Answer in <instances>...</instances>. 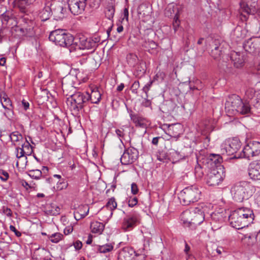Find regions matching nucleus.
<instances>
[{"mask_svg":"<svg viewBox=\"0 0 260 260\" xmlns=\"http://www.w3.org/2000/svg\"><path fill=\"white\" fill-rule=\"evenodd\" d=\"M207 207L206 206L198 207L183 211L181 215V220L185 227L194 230L205 220V212Z\"/></svg>","mask_w":260,"mask_h":260,"instance_id":"1","label":"nucleus"},{"mask_svg":"<svg viewBox=\"0 0 260 260\" xmlns=\"http://www.w3.org/2000/svg\"><path fill=\"white\" fill-rule=\"evenodd\" d=\"M252 210L247 208H240L234 211L229 216L231 225L236 229L248 226L254 219Z\"/></svg>","mask_w":260,"mask_h":260,"instance_id":"2","label":"nucleus"},{"mask_svg":"<svg viewBox=\"0 0 260 260\" xmlns=\"http://www.w3.org/2000/svg\"><path fill=\"white\" fill-rule=\"evenodd\" d=\"M254 187L246 181H240L233 184L231 193L233 199L237 202L248 200L254 192Z\"/></svg>","mask_w":260,"mask_h":260,"instance_id":"3","label":"nucleus"},{"mask_svg":"<svg viewBox=\"0 0 260 260\" xmlns=\"http://www.w3.org/2000/svg\"><path fill=\"white\" fill-rule=\"evenodd\" d=\"M225 109L232 114L235 112L242 115H248L251 113V107L249 104L246 102H243L237 95L233 94L229 97L225 103Z\"/></svg>","mask_w":260,"mask_h":260,"instance_id":"4","label":"nucleus"},{"mask_svg":"<svg viewBox=\"0 0 260 260\" xmlns=\"http://www.w3.org/2000/svg\"><path fill=\"white\" fill-rule=\"evenodd\" d=\"M201 191L196 185H191L184 188L179 194L180 202L183 205H188L199 201Z\"/></svg>","mask_w":260,"mask_h":260,"instance_id":"5","label":"nucleus"},{"mask_svg":"<svg viewBox=\"0 0 260 260\" xmlns=\"http://www.w3.org/2000/svg\"><path fill=\"white\" fill-rule=\"evenodd\" d=\"M86 95V92H77L67 99V104L68 107L75 114H78L88 102Z\"/></svg>","mask_w":260,"mask_h":260,"instance_id":"6","label":"nucleus"},{"mask_svg":"<svg viewBox=\"0 0 260 260\" xmlns=\"http://www.w3.org/2000/svg\"><path fill=\"white\" fill-rule=\"evenodd\" d=\"M49 39L56 45L68 47L72 44L74 37L70 34L67 33L64 30L56 29L51 32Z\"/></svg>","mask_w":260,"mask_h":260,"instance_id":"7","label":"nucleus"},{"mask_svg":"<svg viewBox=\"0 0 260 260\" xmlns=\"http://www.w3.org/2000/svg\"><path fill=\"white\" fill-rule=\"evenodd\" d=\"M241 146V142L237 138L226 140L220 145V154L228 156L233 155L232 158H237L235 156L236 154L240 153H238V151L240 148Z\"/></svg>","mask_w":260,"mask_h":260,"instance_id":"8","label":"nucleus"},{"mask_svg":"<svg viewBox=\"0 0 260 260\" xmlns=\"http://www.w3.org/2000/svg\"><path fill=\"white\" fill-rule=\"evenodd\" d=\"M239 5L241 11V19L243 21H246L249 15L256 12L257 0H240Z\"/></svg>","mask_w":260,"mask_h":260,"instance_id":"9","label":"nucleus"},{"mask_svg":"<svg viewBox=\"0 0 260 260\" xmlns=\"http://www.w3.org/2000/svg\"><path fill=\"white\" fill-rule=\"evenodd\" d=\"M260 153V143L257 141L250 142L243 148L242 152L236 154V158H247L258 155Z\"/></svg>","mask_w":260,"mask_h":260,"instance_id":"10","label":"nucleus"},{"mask_svg":"<svg viewBox=\"0 0 260 260\" xmlns=\"http://www.w3.org/2000/svg\"><path fill=\"white\" fill-rule=\"evenodd\" d=\"M225 176L223 168L214 169L208 175L207 184L209 186L216 187L221 183Z\"/></svg>","mask_w":260,"mask_h":260,"instance_id":"11","label":"nucleus"},{"mask_svg":"<svg viewBox=\"0 0 260 260\" xmlns=\"http://www.w3.org/2000/svg\"><path fill=\"white\" fill-rule=\"evenodd\" d=\"M139 215L136 212L128 213L123 219L122 229L125 231L131 230L139 222Z\"/></svg>","mask_w":260,"mask_h":260,"instance_id":"12","label":"nucleus"},{"mask_svg":"<svg viewBox=\"0 0 260 260\" xmlns=\"http://www.w3.org/2000/svg\"><path fill=\"white\" fill-rule=\"evenodd\" d=\"M139 157V151L134 147H130L125 150L120 158L122 165H128L136 161Z\"/></svg>","mask_w":260,"mask_h":260,"instance_id":"13","label":"nucleus"},{"mask_svg":"<svg viewBox=\"0 0 260 260\" xmlns=\"http://www.w3.org/2000/svg\"><path fill=\"white\" fill-rule=\"evenodd\" d=\"M87 0H69L68 7L71 13L78 15L83 13L86 6Z\"/></svg>","mask_w":260,"mask_h":260,"instance_id":"14","label":"nucleus"},{"mask_svg":"<svg viewBox=\"0 0 260 260\" xmlns=\"http://www.w3.org/2000/svg\"><path fill=\"white\" fill-rule=\"evenodd\" d=\"M210 55L215 59H219L223 54L224 42L220 40H213L210 45Z\"/></svg>","mask_w":260,"mask_h":260,"instance_id":"15","label":"nucleus"},{"mask_svg":"<svg viewBox=\"0 0 260 260\" xmlns=\"http://www.w3.org/2000/svg\"><path fill=\"white\" fill-rule=\"evenodd\" d=\"M243 48L246 52L254 53L260 50V38H250L243 44Z\"/></svg>","mask_w":260,"mask_h":260,"instance_id":"16","label":"nucleus"},{"mask_svg":"<svg viewBox=\"0 0 260 260\" xmlns=\"http://www.w3.org/2000/svg\"><path fill=\"white\" fill-rule=\"evenodd\" d=\"M248 175L253 180H260V160L250 164L248 168Z\"/></svg>","mask_w":260,"mask_h":260,"instance_id":"17","label":"nucleus"},{"mask_svg":"<svg viewBox=\"0 0 260 260\" xmlns=\"http://www.w3.org/2000/svg\"><path fill=\"white\" fill-rule=\"evenodd\" d=\"M67 13L66 8L63 7V5L61 3H57L55 5L54 7L52 10V15L54 17V19L56 20L62 19L65 17Z\"/></svg>","mask_w":260,"mask_h":260,"instance_id":"18","label":"nucleus"},{"mask_svg":"<svg viewBox=\"0 0 260 260\" xmlns=\"http://www.w3.org/2000/svg\"><path fill=\"white\" fill-rule=\"evenodd\" d=\"M135 253V250L133 248L125 247L120 250L117 260H132Z\"/></svg>","mask_w":260,"mask_h":260,"instance_id":"19","label":"nucleus"},{"mask_svg":"<svg viewBox=\"0 0 260 260\" xmlns=\"http://www.w3.org/2000/svg\"><path fill=\"white\" fill-rule=\"evenodd\" d=\"M167 126L168 129L166 134L170 137L178 139L181 134V125L179 124H173L171 125L165 124Z\"/></svg>","mask_w":260,"mask_h":260,"instance_id":"20","label":"nucleus"},{"mask_svg":"<svg viewBox=\"0 0 260 260\" xmlns=\"http://www.w3.org/2000/svg\"><path fill=\"white\" fill-rule=\"evenodd\" d=\"M51 4L50 2H47L45 6L41 9L38 13V17L42 21H46L48 20L52 15V9L50 8Z\"/></svg>","mask_w":260,"mask_h":260,"instance_id":"21","label":"nucleus"},{"mask_svg":"<svg viewBox=\"0 0 260 260\" xmlns=\"http://www.w3.org/2000/svg\"><path fill=\"white\" fill-rule=\"evenodd\" d=\"M88 102L90 101L92 104H98L101 99V94L98 87H94L91 89V92H86Z\"/></svg>","mask_w":260,"mask_h":260,"instance_id":"22","label":"nucleus"},{"mask_svg":"<svg viewBox=\"0 0 260 260\" xmlns=\"http://www.w3.org/2000/svg\"><path fill=\"white\" fill-rule=\"evenodd\" d=\"M231 59L236 68H240L243 66L244 59L243 56L240 52H233L231 54Z\"/></svg>","mask_w":260,"mask_h":260,"instance_id":"23","label":"nucleus"},{"mask_svg":"<svg viewBox=\"0 0 260 260\" xmlns=\"http://www.w3.org/2000/svg\"><path fill=\"white\" fill-rule=\"evenodd\" d=\"M129 115L131 119L135 124L136 126L144 128L146 126L145 119L138 114H134L132 110H130Z\"/></svg>","mask_w":260,"mask_h":260,"instance_id":"24","label":"nucleus"},{"mask_svg":"<svg viewBox=\"0 0 260 260\" xmlns=\"http://www.w3.org/2000/svg\"><path fill=\"white\" fill-rule=\"evenodd\" d=\"M10 138L14 146H20L23 143V138L22 135L16 131L10 134Z\"/></svg>","mask_w":260,"mask_h":260,"instance_id":"25","label":"nucleus"},{"mask_svg":"<svg viewBox=\"0 0 260 260\" xmlns=\"http://www.w3.org/2000/svg\"><path fill=\"white\" fill-rule=\"evenodd\" d=\"M90 228L92 233L101 235L105 229V224L98 221H93L91 222Z\"/></svg>","mask_w":260,"mask_h":260,"instance_id":"26","label":"nucleus"},{"mask_svg":"<svg viewBox=\"0 0 260 260\" xmlns=\"http://www.w3.org/2000/svg\"><path fill=\"white\" fill-rule=\"evenodd\" d=\"M81 44L82 49H95L97 47L95 42L93 41V39L90 38L81 40Z\"/></svg>","mask_w":260,"mask_h":260,"instance_id":"27","label":"nucleus"},{"mask_svg":"<svg viewBox=\"0 0 260 260\" xmlns=\"http://www.w3.org/2000/svg\"><path fill=\"white\" fill-rule=\"evenodd\" d=\"M47 212L52 215H57L60 213V208L55 204L51 203L46 206Z\"/></svg>","mask_w":260,"mask_h":260,"instance_id":"28","label":"nucleus"},{"mask_svg":"<svg viewBox=\"0 0 260 260\" xmlns=\"http://www.w3.org/2000/svg\"><path fill=\"white\" fill-rule=\"evenodd\" d=\"M89 208L87 205H83L79 207L75 213V218L77 219L76 215H79V218L85 217L88 213Z\"/></svg>","mask_w":260,"mask_h":260,"instance_id":"29","label":"nucleus"},{"mask_svg":"<svg viewBox=\"0 0 260 260\" xmlns=\"http://www.w3.org/2000/svg\"><path fill=\"white\" fill-rule=\"evenodd\" d=\"M0 100L3 108L12 105V103L8 95L5 92L0 93Z\"/></svg>","mask_w":260,"mask_h":260,"instance_id":"30","label":"nucleus"},{"mask_svg":"<svg viewBox=\"0 0 260 260\" xmlns=\"http://www.w3.org/2000/svg\"><path fill=\"white\" fill-rule=\"evenodd\" d=\"M29 24L28 26H24L20 28V30L22 32V35L24 36H30L32 34L33 31V22L29 21Z\"/></svg>","mask_w":260,"mask_h":260,"instance_id":"31","label":"nucleus"},{"mask_svg":"<svg viewBox=\"0 0 260 260\" xmlns=\"http://www.w3.org/2000/svg\"><path fill=\"white\" fill-rule=\"evenodd\" d=\"M95 249L100 253H106L111 251L113 249V246L111 244H107L101 246H96Z\"/></svg>","mask_w":260,"mask_h":260,"instance_id":"32","label":"nucleus"},{"mask_svg":"<svg viewBox=\"0 0 260 260\" xmlns=\"http://www.w3.org/2000/svg\"><path fill=\"white\" fill-rule=\"evenodd\" d=\"M146 257L147 255L145 253V249L143 248L142 250L139 249L137 251H135L132 260H145Z\"/></svg>","mask_w":260,"mask_h":260,"instance_id":"33","label":"nucleus"},{"mask_svg":"<svg viewBox=\"0 0 260 260\" xmlns=\"http://www.w3.org/2000/svg\"><path fill=\"white\" fill-rule=\"evenodd\" d=\"M115 7L112 5L108 6L105 12V16L109 20H112L115 13Z\"/></svg>","mask_w":260,"mask_h":260,"instance_id":"34","label":"nucleus"},{"mask_svg":"<svg viewBox=\"0 0 260 260\" xmlns=\"http://www.w3.org/2000/svg\"><path fill=\"white\" fill-rule=\"evenodd\" d=\"M63 236L60 233H55L51 235H48V239L52 243H57L62 240Z\"/></svg>","mask_w":260,"mask_h":260,"instance_id":"35","label":"nucleus"},{"mask_svg":"<svg viewBox=\"0 0 260 260\" xmlns=\"http://www.w3.org/2000/svg\"><path fill=\"white\" fill-rule=\"evenodd\" d=\"M126 59L130 66H135L137 63L138 60L137 56L133 53L127 54Z\"/></svg>","mask_w":260,"mask_h":260,"instance_id":"36","label":"nucleus"},{"mask_svg":"<svg viewBox=\"0 0 260 260\" xmlns=\"http://www.w3.org/2000/svg\"><path fill=\"white\" fill-rule=\"evenodd\" d=\"M10 2H11L15 6H17L20 7V9L22 10L24 8L23 7H20V4H26L27 5H30L34 3L36 0H9Z\"/></svg>","mask_w":260,"mask_h":260,"instance_id":"37","label":"nucleus"},{"mask_svg":"<svg viewBox=\"0 0 260 260\" xmlns=\"http://www.w3.org/2000/svg\"><path fill=\"white\" fill-rule=\"evenodd\" d=\"M106 207L111 211L110 216L113 214L112 211L117 207V203L114 198H110L106 204Z\"/></svg>","mask_w":260,"mask_h":260,"instance_id":"38","label":"nucleus"},{"mask_svg":"<svg viewBox=\"0 0 260 260\" xmlns=\"http://www.w3.org/2000/svg\"><path fill=\"white\" fill-rule=\"evenodd\" d=\"M6 111L4 112V115L8 119L12 118L14 116V106L13 105L8 106L7 107L3 108Z\"/></svg>","mask_w":260,"mask_h":260,"instance_id":"39","label":"nucleus"},{"mask_svg":"<svg viewBox=\"0 0 260 260\" xmlns=\"http://www.w3.org/2000/svg\"><path fill=\"white\" fill-rule=\"evenodd\" d=\"M12 15H9L8 13H4L1 16L2 25L4 27H7L8 24Z\"/></svg>","mask_w":260,"mask_h":260,"instance_id":"40","label":"nucleus"},{"mask_svg":"<svg viewBox=\"0 0 260 260\" xmlns=\"http://www.w3.org/2000/svg\"><path fill=\"white\" fill-rule=\"evenodd\" d=\"M42 174L41 171L38 169L29 170L28 172V176L35 179H40L42 176Z\"/></svg>","mask_w":260,"mask_h":260,"instance_id":"41","label":"nucleus"},{"mask_svg":"<svg viewBox=\"0 0 260 260\" xmlns=\"http://www.w3.org/2000/svg\"><path fill=\"white\" fill-rule=\"evenodd\" d=\"M213 222H222L223 221V215L219 212H213L210 214Z\"/></svg>","mask_w":260,"mask_h":260,"instance_id":"42","label":"nucleus"},{"mask_svg":"<svg viewBox=\"0 0 260 260\" xmlns=\"http://www.w3.org/2000/svg\"><path fill=\"white\" fill-rule=\"evenodd\" d=\"M209 159L215 164H220L222 162V158L220 154H210Z\"/></svg>","mask_w":260,"mask_h":260,"instance_id":"43","label":"nucleus"},{"mask_svg":"<svg viewBox=\"0 0 260 260\" xmlns=\"http://www.w3.org/2000/svg\"><path fill=\"white\" fill-rule=\"evenodd\" d=\"M21 145H23L24 148L25 152H26V155H30L33 152V149L32 146L25 139V142H23Z\"/></svg>","mask_w":260,"mask_h":260,"instance_id":"44","label":"nucleus"},{"mask_svg":"<svg viewBox=\"0 0 260 260\" xmlns=\"http://www.w3.org/2000/svg\"><path fill=\"white\" fill-rule=\"evenodd\" d=\"M21 147H20L19 146L16 147V157L18 159L26 155V152H25L24 148L23 147V145H20Z\"/></svg>","mask_w":260,"mask_h":260,"instance_id":"45","label":"nucleus"},{"mask_svg":"<svg viewBox=\"0 0 260 260\" xmlns=\"http://www.w3.org/2000/svg\"><path fill=\"white\" fill-rule=\"evenodd\" d=\"M157 75L154 77V79L153 80H150L148 83H147L143 88L142 90L146 94V97H148V92L149 91L154 80L156 79V77Z\"/></svg>","mask_w":260,"mask_h":260,"instance_id":"46","label":"nucleus"},{"mask_svg":"<svg viewBox=\"0 0 260 260\" xmlns=\"http://www.w3.org/2000/svg\"><path fill=\"white\" fill-rule=\"evenodd\" d=\"M88 5L90 8L97 9L100 5L101 0H87Z\"/></svg>","mask_w":260,"mask_h":260,"instance_id":"47","label":"nucleus"},{"mask_svg":"<svg viewBox=\"0 0 260 260\" xmlns=\"http://www.w3.org/2000/svg\"><path fill=\"white\" fill-rule=\"evenodd\" d=\"M57 188L59 190L65 189L68 187V183L64 179L60 180L57 183Z\"/></svg>","mask_w":260,"mask_h":260,"instance_id":"48","label":"nucleus"},{"mask_svg":"<svg viewBox=\"0 0 260 260\" xmlns=\"http://www.w3.org/2000/svg\"><path fill=\"white\" fill-rule=\"evenodd\" d=\"M234 35L238 39H243L245 35L242 33V29L241 27H236L234 31Z\"/></svg>","mask_w":260,"mask_h":260,"instance_id":"49","label":"nucleus"},{"mask_svg":"<svg viewBox=\"0 0 260 260\" xmlns=\"http://www.w3.org/2000/svg\"><path fill=\"white\" fill-rule=\"evenodd\" d=\"M9 177L8 173L2 169H0V179L3 181H6Z\"/></svg>","mask_w":260,"mask_h":260,"instance_id":"50","label":"nucleus"},{"mask_svg":"<svg viewBox=\"0 0 260 260\" xmlns=\"http://www.w3.org/2000/svg\"><path fill=\"white\" fill-rule=\"evenodd\" d=\"M138 203V199L136 197H131L128 200V206L133 207Z\"/></svg>","mask_w":260,"mask_h":260,"instance_id":"51","label":"nucleus"},{"mask_svg":"<svg viewBox=\"0 0 260 260\" xmlns=\"http://www.w3.org/2000/svg\"><path fill=\"white\" fill-rule=\"evenodd\" d=\"M255 93V91L253 88H249L246 90L245 94L248 99H251L254 96Z\"/></svg>","mask_w":260,"mask_h":260,"instance_id":"52","label":"nucleus"},{"mask_svg":"<svg viewBox=\"0 0 260 260\" xmlns=\"http://www.w3.org/2000/svg\"><path fill=\"white\" fill-rule=\"evenodd\" d=\"M180 25V21L179 20V16L177 14H176L173 22V26L174 27L175 31H176L177 29V28L179 27Z\"/></svg>","mask_w":260,"mask_h":260,"instance_id":"53","label":"nucleus"},{"mask_svg":"<svg viewBox=\"0 0 260 260\" xmlns=\"http://www.w3.org/2000/svg\"><path fill=\"white\" fill-rule=\"evenodd\" d=\"M140 87V83L138 81H135L131 86V90L133 93H137L138 89Z\"/></svg>","mask_w":260,"mask_h":260,"instance_id":"54","label":"nucleus"},{"mask_svg":"<svg viewBox=\"0 0 260 260\" xmlns=\"http://www.w3.org/2000/svg\"><path fill=\"white\" fill-rule=\"evenodd\" d=\"M194 174L197 178H201L203 176V173L202 171L201 167L200 166L197 167L194 169Z\"/></svg>","mask_w":260,"mask_h":260,"instance_id":"55","label":"nucleus"},{"mask_svg":"<svg viewBox=\"0 0 260 260\" xmlns=\"http://www.w3.org/2000/svg\"><path fill=\"white\" fill-rule=\"evenodd\" d=\"M157 159L160 161H164L167 159V155L164 152H159L156 154Z\"/></svg>","mask_w":260,"mask_h":260,"instance_id":"56","label":"nucleus"},{"mask_svg":"<svg viewBox=\"0 0 260 260\" xmlns=\"http://www.w3.org/2000/svg\"><path fill=\"white\" fill-rule=\"evenodd\" d=\"M16 25L17 22L16 20V18L12 15L8 24L7 27H13V26H16Z\"/></svg>","mask_w":260,"mask_h":260,"instance_id":"57","label":"nucleus"},{"mask_svg":"<svg viewBox=\"0 0 260 260\" xmlns=\"http://www.w3.org/2000/svg\"><path fill=\"white\" fill-rule=\"evenodd\" d=\"M122 20H126V22L128 21V8H125L123 10V17Z\"/></svg>","mask_w":260,"mask_h":260,"instance_id":"58","label":"nucleus"},{"mask_svg":"<svg viewBox=\"0 0 260 260\" xmlns=\"http://www.w3.org/2000/svg\"><path fill=\"white\" fill-rule=\"evenodd\" d=\"M151 104V102L150 100L148 99V98L146 96L142 103V105L145 107H149Z\"/></svg>","mask_w":260,"mask_h":260,"instance_id":"59","label":"nucleus"},{"mask_svg":"<svg viewBox=\"0 0 260 260\" xmlns=\"http://www.w3.org/2000/svg\"><path fill=\"white\" fill-rule=\"evenodd\" d=\"M73 245L76 250H79L81 249L82 243L80 241L77 240L73 243Z\"/></svg>","mask_w":260,"mask_h":260,"instance_id":"60","label":"nucleus"},{"mask_svg":"<svg viewBox=\"0 0 260 260\" xmlns=\"http://www.w3.org/2000/svg\"><path fill=\"white\" fill-rule=\"evenodd\" d=\"M131 191L133 194H136L138 192V188L135 183H133L131 185Z\"/></svg>","mask_w":260,"mask_h":260,"instance_id":"61","label":"nucleus"},{"mask_svg":"<svg viewBox=\"0 0 260 260\" xmlns=\"http://www.w3.org/2000/svg\"><path fill=\"white\" fill-rule=\"evenodd\" d=\"M3 213L8 217H11L12 215V211L7 207H3Z\"/></svg>","mask_w":260,"mask_h":260,"instance_id":"62","label":"nucleus"},{"mask_svg":"<svg viewBox=\"0 0 260 260\" xmlns=\"http://www.w3.org/2000/svg\"><path fill=\"white\" fill-rule=\"evenodd\" d=\"M10 229L11 231L15 233V234L17 237H19L21 236V233L19 231H17L14 226L11 225L10 226Z\"/></svg>","mask_w":260,"mask_h":260,"instance_id":"63","label":"nucleus"},{"mask_svg":"<svg viewBox=\"0 0 260 260\" xmlns=\"http://www.w3.org/2000/svg\"><path fill=\"white\" fill-rule=\"evenodd\" d=\"M115 133L117 135L119 138H123L124 134V129L123 128L116 129L115 130Z\"/></svg>","mask_w":260,"mask_h":260,"instance_id":"64","label":"nucleus"}]
</instances>
